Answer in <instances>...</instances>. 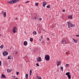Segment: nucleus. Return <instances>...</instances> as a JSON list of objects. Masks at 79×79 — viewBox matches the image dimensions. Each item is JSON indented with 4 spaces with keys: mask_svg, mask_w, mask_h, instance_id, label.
<instances>
[{
    "mask_svg": "<svg viewBox=\"0 0 79 79\" xmlns=\"http://www.w3.org/2000/svg\"><path fill=\"white\" fill-rule=\"evenodd\" d=\"M67 24H68V26L69 28H70L71 27H74L75 26V25L74 24L71 23L70 22H67Z\"/></svg>",
    "mask_w": 79,
    "mask_h": 79,
    "instance_id": "nucleus-1",
    "label": "nucleus"
},
{
    "mask_svg": "<svg viewBox=\"0 0 79 79\" xmlns=\"http://www.w3.org/2000/svg\"><path fill=\"white\" fill-rule=\"evenodd\" d=\"M45 58L46 61H49L50 60V56L49 55L47 54L45 56Z\"/></svg>",
    "mask_w": 79,
    "mask_h": 79,
    "instance_id": "nucleus-2",
    "label": "nucleus"
},
{
    "mask_svg": "<svg viewBox=\"0 0 79 79\" xmlns=\"http://www.w3.org/2000/svg\"><path fill=\"white\" fill-rule=\"evenodd\" d=\"M17 30V27H15L13 28V29L12 30V31L13 32V33H16Z\"/></svg>",
    "mask_w": 79,
    "mask_h": 79,
    "instance_id": "nucleus-3",
    "label": "nucleus"
},
{
    "mask_svg": "<svg viewBox=\"0 0 79 79\" xmlns=\"http://www.w3.org/2000/svg\"><path fill=\"white\" fill-rule=\"evenodd\" d=\"M8 54V52L7 51H4L3 52V56H6Z\"/></svg>",
    "mask_w": 79,
    "mask_h": 79,
    "instance_id": "nucleus-4",
    "label": "nucleus"
},
{
    "mask_svg": "<svg viewBox=\"0 0 79 79\" xmlns=\"http://www.w3.org/2000/svg\"><path fill=\"white\" fill-rule=\"evenodd\" d=\"M37 61L39 62L42 61V59H41V57H38L37 58Z\"/></svg>",
    "mask_w": 79,
    "mask_h": 79,
    "instance_id": "nucleus-5",
    "label": "nucleus"
},
{
    "mask_svg": "<svg viewBox=\"0 0 79 79\" xmlns=\"http://www.w3.org/2000/svg\"><path fill=\"white\" fill-rule=\"evenodd\" d=\"M43 6H44V7H45V5H46L47 4V2H43Z\"/></svg>",
    "mask_w": 79,
    "mask_h": 79,
    "instance_id": "nucleus-6",
    "label": "nucleus"
},
{
    "mask_svg": "<svg viewBox=\"0 0 79 79\" xmlns=\"http://www.w3.org/2000/svg\"><path fill=\"white\" fill-rule=\"evenodd\" d=\"M2 76L1 78H6V76L3 73L2 74Z\"/></svg>",
    "mask_w": 79,
    "mask_h": 79,
    "instance_id": "nucleus-7",
    "label": "nucleus"
},
{
    "mask_svg": "<svg viewBox=\"0 0 79 79\" xmlns=\"http://www.w3.org/2000/svg\"><path fill=\"white\" fill-rule=\"evenodd\" d=\"M23 44L25 46H26L27 45V41H25L23 42Z\"/></svg>",
    "mask_w": 79,
    "mask_h": 79,
    "instance_id": "nucleus-8",
    "label": "nucleus"
},
{
    "mask_svg": "<svg viewBox=\"0 0 79 79\" xmlns=\"http://www.w3.org/2000/svg\"><path fill=\"white\" fill-rule=\"evenodd\" d=\"M62 43L63 44H65L66 43V41L64 40H62Z\"/></svg>",
    "mask_w": 79,
    "mask_h": 79,
    "instance_id": "nucleus-9",
    "label": "nucleus"
},
{
    "mask_svg": "<svg viewBox=\"0 0 79 79\" xmlns=\"http://www.w3.org/2000/svg\"><path fill=\"white\" fill-rule=\"evenodd\" d=\"M57 64L58 65V66H59V65H60L61 64V62L60 61H57Z\"/></svg>",
    "mask_w": 79,
    "mask_h": 79,
    "instance_id": "nucleus-10",
    "label": "nucleus"
},
{
    "mask_svg": "<svg viewBox=\"0 0 79 79\" xmlns=\"http://www.w3.org/2000/svg\"><path fill=\"white\" fill-rule=\"evenodd\" d=\"M25 77H26V79H28V78H27V77H28V74L27 73L26 74Z\"/></svg>",
    "mask_w": 79,
    "mask_h": 79,
    "instance_id": "nucleus-11",
    "label": "nucleus"
},
{
    "mask_svg": "<svg viewBox=\"0 0 79 79\" xmlns=\"http://www.w3.org/2000/svg\"><path fill=\"white\" fill-rule=\"evenodd\" d=\"M73 18V15H71L69 16H68L69 19H72Z\"/></svg>",
    "mask_w": 79,
    "mask_h": 79,
    "instance_id": "nucleus-12",
    "label": "nucleus"
},
{
    "mask_svg": "<svg viewBox=\"0 0 79 79\" xmlns=\"http://www.w3.org/2000/svg\"><path fill=\"white\" fill-rule=\"evenodd\" d=\"M73 39L74 42L75 43H77V41L76 40H75V39H74L73 38Z\"/></svg>",
    "mask_w": 79,
    "mask_h": 79,
    "instance_id": "nucleus-13",
    "label": "nucleus"
},
{
    "mask_svg": "<svg viewBox=\"0 0 79 79\" xmlns=\"http://www.w3.org/2000/svg\"><path fill=\"white\" fill-rule=\"evenodd\" d=\"M66 75V76H69V75L70 74V73H69V72H67V73H66L65 74Z\"/></svg>",
    "mask_w": 79,
    "mask_h": 79,
    "instance_id": "nucleus-14",
    "label": "nucleus"
},
{
    "mask_svg": "<svg viewBox=\"0 0 79 79\" xmlns=\"http://www.w3.org/2000/svg\"><path fill=\"white\" fill-rule=\"evenodd\" d=\"M68 78L69 79H71V75H68Z\"/></svg>",
    "mask_w": 79,
    "mask_h": 79,
    "instance_id": "nucleus-15",
    "label": "nucleus"
},
{
    "mask_svg": "<svg viewBox=\"0 0 79 79\" xmlns=\"http://www.w3.org/2000/svg\"><path fill=\"white\" fill-rule=\"evenodd\" d=\"M6 12H4L3 13L4 17H6Z\"/></svg>",
    "mask_w": 79,
    "mask_h": 79,
    "instance_id": "nucleus-16",
    "label": "nucleus"
},
{
    "mask_svg": "<svg viewBox=\"0 0 79 79\" xmlns=\"http://www.w3.org/2000/svg\"><path fill=\"white\" fill-rule=\"evenodd\" d=\"M13 3H15L16 2V0H12Z\"/></svg>",
    "mask_w": 79,
    "mask_h": 79,
    "instance_id": "nucleus-17",
    "label": "nucleus"
},
{
    "mask_svg": "<svg viewBox=\"0 0 79 79\" xmlns=\"http://www.w3.org/2000/svg\"><path fill=\"white\" fill-rule=\"evenodd\" d=\"M33 34L34 35H35L37 34V32L35 31H34L33 32Z\"/></svg>",
    "mask_w": 79,
    "mask_h": 79,
    "instance_id": "nucleus-18",
    "label": "nucleus"
},
{
    "mask_svg": "<svg viewBox=\"0 0 79 79\" xmlns=\"http://www.w3.org/2000/svg\"><path fill=\"white\" fill-rule=\"evenodd\" d=\"M37 49H35L34 50V53L36 52H37Z\"/></svg>",
    "mask_w": 79,
    "mask_h": 79,
    "instance_id": "nucleus-19",
    "label": "nucleus"
},
{
    "mask_svg": "<svg viewBox=\"0 0 79 79\" xmlns=\"http://www.w3.org/2000/svg\"><path fill=\"white\" fill-rule=\"evenodd\" d=\"M30 42H32L33 41V39L32 38H31L30 39Z\"/></svg>",
    "mask_w": 79,
    "mask_h": 79,
    "instance_id": "nucleus-20",
    "label": "nucleus"
},
{
    "mask_svg": "<svg viewBox=\"0 0 79 79\" xmlns=\"http://www.w3.org/2000/svg\"><path fill=\"white\" fill-rule=\"evenodd\" d=\"M8 60H10L11 59V56H8Z\"/></svg>",
    "mask_w": 79,
    "mask_h": 79,
    "instance_id": "nucleus-21",
    "label": "nucleus"
},
{
    "mask_svg": "<svg viewBox=\"0 0 79 79\" xmlns=\"http://www.w3.org/2000/svg\"><path fill=\"white\" fill-rule=\"evenodd\" d=\"M17 53H18V52L16 51H15V52L13 53L14 55H15V54L16 55V54H17Z\"/></svg>",
    "mask_w": 79,
    "mask_h": 79,
    "instance_id": "nucleus-22",
    "label": "nucleus"
},
{
    "mask_svg": "<svg viewBox=\"0 0 79 79\" xmlns=\"http://www.w3.org/2000/svg\"><path fill=\"white\" fill-rule=\"evenodd\" d=\"M7 72H9V73H10L11 72V70H10V69H8L7 70Z\"/></svg>",
    "mask_w": 79,
    "mask_h": 79,
    "instance_id": "nucleus-23",
    "label": "nucleus"
},
{
    "mask_svg": "<svg viewBox=\"0 0 79 79\" xmlns=\"http://www.w3.org/2000/svg\"><path fill=\"white\" fill-rule=\"evenodd\" d=\"M47 7L48 8H50V6L48 5L47 6Z\"/></svg>",
    "mask_w": 79,
    "mask_h": 79,
    "instance_id": "nucleus-24",
    "label": "nucleus"
},
{
    "mask_svg": "<svg viewBox=\"0 0 79 79\" xmlns=\"http://www.w3.org/2000/svg\"><path fill=\"white\" fill-rule=\"evenodd\" d=\"M30 76H31V74H32V70H31L30 71Z\"/></svg>",
    "mask_w": 79,
    "mask_h": 79,
    "instance_id": "nucleus-25",
    "label": "nucleus"
},
{
    "mask_svg": "<svg viewBox=\"0 0 79 79\" xmlns=\"http://www.w3.org/2000/svg\"><path fill=\"white\" fill-rule=\"evenodd\" d=\"M1 48H3V45H1L0 46Z\"/></svg>",
    "mask_w": 79,
    "mask_h": 79,
    "instance_id": "nucleus-26",
    "label": "nucleus"
},
{
    "mask_svg": "<svg viewBox=\"0 0 79 79\" xmlns=\"http://www.w3.org/2000/svg\"><path fill=\"white\" fill-rule=\"evenodd\" d=\"M34 19L35 20H37V19H38L37 18H36L35 16L34 17Z\"/></svg>",
    "mask_w": 79,
    "mask_h": 79,
    "instance_id": "nucleus-27",
    "label": "nucleus"
},
{
    "mask_svg": "<svg viewBox=\"0 0 79 79\" xmlns=\"http://www.w3.org/2000/svg\"><path fill=\"white\" fill-rule=\"evenodd\" d=\"M61 69L62 70V72H63V67H61Z\"/></svg>",
    "mask_w": 79,
    "mask_h": 79,
    "instance_id": "nucleus-28",
    "label": "nucleus"
},
{
    "mask_svg": "<svg viewBox=\"0 0 79 79\" xmlns=\"http://www.w3.org/2000/svg\"><path fill=\"white\" fill-rule=\"evenodd\" d=\"M38 5H39V3H37L35 4V5H36V6H38Z\"/></svg>",
    "mask_w": 79,
    "mask_h": 79,
    "instance_id": "nucleus-29",
    "label": "nucleus"
},
{
    "mask_svg": "<svg viewBox=\"0 0 79 79\" xmlns=\"http://www.w3.org/2000/svg\"><path fill=\"white\" fill-rule=\"evenodd\" d=\"M44 44H45V42L44 41L42 42V44L43 45H44Z\"/></svg>",
    "mask_w": 79,
    "mask_h": 79,
    "instance_id": "nucleus-30",
    "label": "nucleus"
},
{
    "mask_svg": "<svg viewBox=\"0 0 79 79\" xmlns=\"http://www.w3.org/2000/svg\"><path fill=\"white\" fill-rule=\"evenodd\" d=\"M7 2L8 3L11 4V1H7Z\"/></svg>",
    "mask_w": 79,
    "mask_h": 79,
    "instance_id": "nucleus-31",
    "label": "nucleus"
},
{
    "mask_svg": "<svg viewBox=\"0 0 79 79\" xmlns=\"http://www.w3.org/2000/svg\"><path fill=\"white\" fill-rule=\"evenodd\" d=\"M39 21H42V18H39Z\"/></svg>",
    "mask_w": 79,
    "mask_h": 79,
    "instance_id": "nucleus-32",
    "label": "nucleus"
},
{
    "mask_svg": "<svg viewBox=\"0 0 79 79\" xmlns=\"http://www.w3.org/2000/svg\"><path fill=\"white\" fill-rule=\"evenodd\" d=\"M65 66H69V64H66Z\"/></svg>",
    "mask_w": 79,
    "mask_h": 79,
    "instance_id": "nucleus-33",
    "label": "nucleus"
},
{
    "mask_svg": "<svg viewBox=\"0 0 79 79\" xmlns=\"http://www.w3.org/2000/svg\"><path fill=\"white\" fill-rule=\"evenodd\" d=\"M36 65L37 66H39V64L38 63H37L36 64Z\"/></svg>",
    "mask_w": 79,
    "mask_h": 79,
    "instance_id": "nucleus-34",
    "label": "nucleus"
},
{
    "mask_svg": "<svg viewBox=\"0 0 79 79\" xmlns=\"http://www.w3.org/2000/svg\"><path fill=\"white\" fill-rule=\"evenodd\" d=\"M62 12H65V10L63 9V10H62Z\"/></svg>",
    "mask_w": 79,
    "mask_h": 79,
    "instance_id": "nucleus-35",
    "label": "nucleus"
},
{
    "mask_svg": "<svg viewBox=\"0 0 79 79\" xmlns=\"http://www.w3.org/2000/svg\"><path fill=\"white\" fill-rule=\"evenodd\" d=\"M19 73L18 72H16V74H17V75H18V74H19Z\"/></svg>",
    "mask_w": 79,
    "mask_h": 79,
    "instance_id": "nucleus-36",
    "label": "nucleus"
},
{
    "mask_svg": "<svg viewBox=\"0 0 79 79\" xmlns=\"http://www.w3.org/2000/svg\"><path fill=\"white\" fill-rule=\"evenodd\" d=\"M0 65H2V61H0Z\"/></svg>",
    "mask_w": 79,
    "mask_h": 79,
    "instance_id": "nucleus-37",
    "label": "nucleus"
},
{
    "mask_svg": "<svg viewBox=\"0 0 79 79\" xmlns=\"http://www.w3.org/2000/svg\"><path fill=\"white\" fill-rule=\"evenodd\" d=\"M76 37H79V35H76Z\"/></svg>",
    "mask_w": 79,
    "mask_h": 79,
    "instance_id": "nucleus-38",
    "label": "nucleus"
},
{
    "mask_svg": "<svg viewBox=\"0 0 79 79\" xmlns=\"http://www.w3.org/2000/svg\"><path fill=\"white\" fill-rule=\"evenodd\" d=\"M47 40H48V41H49V38H47Z\"/></svg>",
    "mask_w": 79,
    "mask_h": 79,
    "instance_id": "nucleus-39",
    "label": "nucleus"
},
{
    "mask_svg": "<svg viewBox=\"0 0 79 79\" xmlns=\"http://www.w3.org/2000/svg\"><path fill=\"white\" fill-rule=\"evenodd\" d=\"M19 0H16V2H19Z\"/></svg>",
    "mask_w": 79,
    "mask_h": 79,
    "instance_id": "nucleus-40",
    "label": "nucleus"
},
{
    "mask_svg": "<svg viewBox=\"0 0 79 79\" xmlns=\"http://www.w3.org/2000/svg\"><path fill=\"white\" fill-rule=\"evenodd\" d=\"M10 3L13 4V3H13L12 1H10Z\"/></svg>",
    "mask_w": 79,
    "mask_h": 79,
    "instance_id": "nucleus-41",
    "label": "nucleus"
},
{
    "mask_svg": "<svg viewBox=\"0 0 79 79\" xmlns=\"http://www.w3.org/2000/svg\"><path fill=\"white\" fill-rule=\"evenodd\" d=\"M28 2H29V1L26 2H25V3H28Z\"/></svg>",
    "mask_w": 79,
    "mask_h": 79,
    "instance_id": "nucleus-42",
    "label": "nucleus"
},
{
    "mask_svg": "<svg viewBox=\"0 0 79 79\" xmlns=\"http://www.w3.org/2000/svg\"><path fill=\"white\" fill-rule=\"evenodd\" d=\"M38 79H42V78H41V77H40V78H38Z\"/></svg>",
    "mask_w": 79,
    "mask_h": 79,
    "instance_id": "nucleus-43",
    "label": "nucleus"
},
{
    "mask_svg": "<svg viewBox=\"0 0 79 79\" xmlns=\"http://www.w3.org/2000/svg\"><path fill=\"white\" fill-rule=\"evenodd\" d=\"M17 19H18V18H17V17H16V18H15V20Z\"/></svg>",
    "mask_w": 79,
    "mask_h": 79,
    "instance_id": "nucleus-44",
    "label": "nucleus"
},
{
    "mask_svg": "<svg viewBox=\"0 0 79 79\" xmlns=\"http://www.w3.org/2000/svg\"><path fill=\"white\" fill-rule=\"evenodd\" d=\"M0 36H1V37H2V35L0 34Z\"/></svg>",
    "mask_w": 79,
    "mask_h": 79,
    "instance_id": "nucleus-45",
    "label": "nucleus"
},
{
    "mask_svg": "<svg viewBox=\"0 0 79 79\" xmlns=\"http://www.w3.org/2000/svg\"><path fill=\"white\" fill-rule=\"evenodd\" d=\"M41 38L43 39V36H42L41 37Z\"/></svg>",
    "mask_w": 79,
    "mask_h": 79,
    "instance_id": "nucleus-46",
    "label": "nucleus"
},
{
    "mask_svg": "<svg viewBox=\"0 0 79 79\" xmlns=\"http://www.w3.org/2000/svg\"><path fill=\"white\" fill-rule=\"evenodd\" d=\"M37 78H38H38H39V76H37Z\"/></svg>",
    "mask_w": 79,
    "mask_h": 79,
    "instance_id": "nucleus-47",
    "label": "nucleus"
},
{
    "mask_svg": "<svg viewBox=\"0 0 79 79\" xmlns=\"http://www.w3.org/2000/svg\"><path fill=\"white\" fill-rule=\"evenodd\" d=\"M39 40L40 41H41V39H40Z\"/></svg>",
    "mask_w": 79,
    "mask_h": 79,
    "instance_id": "nucleus-48",
    "label": "nucleus"
},
{
    "mask_svg": "<svg viewBox=\"0 0 79 79\" xmlns=\"http://www.w3.org/2000/svg\"><path fill=\"white\" fill-rule=\"evenodd\" d=\"M20 6V5H19V6Z\"/></svg>",
    "mask_w": 79,
    "mask_h": 79,
    "instance_id": "nucleus-49",
    "label": "nucleus"
},
{
    "mask_svg": "<svg viewBox=\"0 0 79 79\" xmlns=\"http://www.w3.org/2000/svg\"><path fill=\"white\" fill-rule=\"evenodd\" d=\"M14 77H16L15 76H14Z\"/></svg>",
    "mask_w": 79,
    "mask_h": 79,
    "instance_id": "nucleus-50",
    "label": "nucleus"
},
{
    "mask_svg": "<svg viewBox=\"0 0 79 79\" xmlns=\"http://www.w3.org/2000/svg\"><path fill=\"white\" fill-rule=\"evenodd\" d=\"M50 18H51V16H50Z\"/></svg>",
    "mask_w": 79,
    "mask_h": 79,
    "instance_id": "nucleus-51",
    "label": "nucleus"
},
{
    "mask_svg": "<svg viewBox=\"0 0 79 79\" xmlns=\"http://www.w3.org/2000/svg\"><path fill=\"white\" fill-rule=\"evenodd\" d=\"M78 4H79V3H78Z\"/></svg>",
    "mask_w": 79,
    "mask_h": 79,
    "instance_id": "nucleus-52",
    "label": "nucleus"
}]
</instances>
